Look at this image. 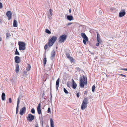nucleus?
<instances>
[{
  "label": "nucleus",
  "mask_w": 127,
  "mask_h": 127,
  "mask_svg": "<svg viewBox=\"0 0 127 127\" xmlns=\"http://www.w3.org/2000/svg\"><path fill=\"white\" fill-rule=\"evenodd\" d=\"M85 84L86 85L87 84V77L84 75L81 77L80 80V86L81 87L83 88Z\"/></svg>",
  "instance_id": "nucleus-1"
},
{
  "label": "nucleus",
  "mask_w": 127,
  "mask_h": 127,
  "mask_svg": "<svg viewBox=\"0 0 127 127\" xmlns=\"http://www.w3.org/2000/svg\"><path fill=\"white\" fill-rule=\"evenodd\" d=\"M57 39V37L56 36H52L50 38L48 43L49 46L50 47L52 46L56 42Z\"/></svg>",
  "instance_id": "nucleus-2"
},
{
  "label": "nucleus",
  "mask_w": 127,
  "mask_h": 127,
  "mask_svg": "<svg viewBox=\"0 0 127 127\" xmlns=\"http://www.w3.org/2000/svg\"><path fill=\"white\" fill-rule=\"evenodd\" d=\"M88 103V99L85 98L83 100L81 108L82 110H84L87 107Z\"/></svg>",
  "instance_id": "nucleus-3"
},
{
  "label": "nucleus",
  "mask_w": 127,
  "mask_h": 127,
  "mask_svg": "<svg viewBox=\"0 0 127 127\" xmlns=\"http://www.w3.org/2000/svg\"><path fill=\"white\" fill-rule=\"evenodd\" d=\"M19 49L20 50H24L25 49L26 43L20 41L18 42Z\"/></svg>",
  "instance_id": "nucleus-4"
},
{
  "label": "nucleus",
  "mask_w": 127,
  "mask_h": 127,
  "mask_svg": "<svg viewBox=\"0 0 127 127\" xmlns=\"http://www.w3.org/2000/svg\"><path fill=\"white\" fill-rule=\"evenodd\" d=\"M67 36L65 34L62 35L59 38V40L60 43H62L64 42L66 39Z\"/></svg>",
  "instance_id": "nucleus-5"
},
{
  "label": "nucleus",
  "mask_w": 127,
  "mask_h": 127,
  "mask_svg": "<svg viewBox=\"0 0 127 127\" xmlns=\"http://www.w3.org/2000/svg\"><path fill=\"white\" fill-rule=\"evenodd\" d=\"M35 116L31 114H29L27 117V120L28 121L31 122L34 119Z\"/></svg>",
  "instance_id": "nucleus-6"
},
{
  "label": "nucleus",
  "mask_w": 127,
  "mask_h": 127,
  "mask_svg": "<svg viewBox=\"0 0 127 127\" xmlns=\"http://www.w3.org/2000/svg\"><path fill=\"white\" fill-rule=\"evenodd\" d=\"M26 111V107H24L20 110L19 114L21 115H23L24 113H25Z\"/></svg>",
  "instance_id": "nucleus-7"
},
{
  "label": "nucleus",
  "mask_w": 127,
  "mask_h": 127,
  "mask_svg": "<svg viewBox=\"0 0 127 127\" xmlns=\"http://www.w3.org/2000/svg\"><path fill=\"white\" fill-rule=\"evenodd\" d=\"M12 15V13L11 11H8L7 12L6 15L8 17V20H9L11 19Z\"/></svg>",
  "instance_id": "nucleus-8"
},
{
  "label": "nucleus",
  "mask_w": 127,
  "mask_h": 127,
  "mask_svg": "<svg viewBox=\"0 0 127 127\" xmlns=\"http://www.w3.org/2000/svg\"><path fill=\"white\" fill-rule=\"evenodd\" d=\"M125 14V9L121 10V12L119 13V16L120 17L124 16Z\"/></svg>",
  "instance_id": "nucleus-9"
},
{
  "label": "nucleus",
  "mask_w": 127,
  "mask_h": 127,
  "mask_svg": "<svg viewBox=\"0 0 127 127\" xmlns=\"http://www.w3.org/2000/svg\"><path fill=\"white\" fill-rule=\"evenodd\" d=\"M15 61L16 63L17 64L19 63L21 61L20 57L18 56H16L14 58Z\"/></svg>",
  "instance_id": "nucleus-10"
},
{
  "label": "nucleus",
  "mask_w": 127,
  "mask_h": 127,
  "mask_svg": "<svg viewBox=\"0 0 127 127\" xmlns=\"http://www.w3.org/2000/svg\"><path fill=\"white\" fill-rule=\"evenodd\" d=\"M72 87L74 89H75L77 87V84L73 79H72Z\"/></svg>",
  "instance_id": "nucleus-11"
},
{
  "label": "nucleus",
  "mask_w": 127,
  "mask_h": 127,
  "mask_svg": "<svg viewBox=\"0 0 127 127\" xmlns=\"http://www.w3.org/2000/svg\"><path fill=\"white\" fill-rule=\"evenodd\" d=\"M41 104L40 103H39L38 105V106L37 108V110L38 114H40L41 113Z\"/></svg>",
  "instance_id": "nucleus-12"
},
{
  "label": "nucleus",
  "mask_w": 127,
  "mask_h": 127,
  "mask_svg": "<svg viewBox=\"0 0 127 127\" xmlns=\"http://www.w3.org/2000/svg\"><path fill=\"white\" fill-rule=\"evenodd\" d=\"M96 33L97 41L99 42H102V40L100 39L99 34L97 32H96Z\"/></svg>",
  "instance_id": "nucleus-13"
},
{
  "label": "nucleus",
  "mask_w": 127,
  "mask_h": 127,
  "mask_svg": "<svg viewBox=\"0 0 127 127\" xmlns=\"http://www.w3.org/2000/svg\"><path fill=\"white\" fill-rule=\"evenodd\" d=\"M60 83V78H59L57 80L56 83V88L57 90L58 89Z\"/></svg>",
  "instance_id": "nucleus-14"
},
{
  "label": "nucleus",
  "mask_w": 127,
  "mask_h": 127,
  "mask_svg": "<svg viewBox=\"0 0 127 127\" xmlns=\"http://www.w3.org/2000/svg\"><path fill=\"white\" fill-rule=\"evenodd\" d=\"M55 51H52L51 53L50 58L52 60L53 59L54 57L55 56Z\"/></svg>",
  "instance_id": "nucleus-15"
},
{
  "label": "nucleus",
  "mask_w": 127,
  "mask_h": 127,
  "mask_svg": "<svg viewBox=\"0 0 127 127\" xmlns=\"http://www.w3.org/2000/svg\"><path fill=\"white\" fill-rule=\"evenodd\" d=\"M19 65L17 64L16 65L15 71L17 73L19 72Z\"/></svg>",
  "instance_id": "nucleus-16"
},
{
  "label": "nucleus",
  "mask_w": 127,
  "mask_h": 127,
  "mask_svg": "<svg viewBox=\"0 0 127 127\" xmlns=\"http://www.w3.org/2000/svg\"><path fill=\"white\" fill-rule=\"evenodd\" d=\"M13 26L14 27H16L18 26L17 22V21L15 19L14 20Z\"/></svg>",
  "instance_id": "nucleus-17"
},
{
  "label": "nucleus",
  "mask_w": 127,
  "mask_h": 127,
  "mask_svg": "<svg viewBox=\"0 0 127 127\" xmlns=\"http://www.w3.org/2000/svg\"><path fill=\"white\" fill-rule=\"evenodd\" d=\"M50 122L51 127H54V122L52 118L50 119Z\"/></svg>",
  "instance_id": "nucleus-18"
},
{
  "label": "nucleus",
  "mask_w": 127,
  "mask_h": 127,
  "mask_svg": "<svg viewBox=\"0 0 127 127\" xmlns=\"http://www.w3.org/2000/svg\"><path fill=\"white\" fill-rule=\"evenodd\" d=\"M5 95L4 93H3L2 94L1 98L2 100H4L5 99Z\"/></svg>",
  "instance_id": "nucleus-19"
},
{
  "label": "nucleus",
  "mask_w": 127,
  "mask_h": 127,
  "mask_svg": "<svg viewBox=\"0 0 127 127\" xmlns=\"http://www.w3.org/2000/svg\"><path fill=\"white\" fill-rule=\"evenodd\" d=\"M67 19L69 21H71L73 20V17L72 16L68 15L67 16Z\"/></svg>",
  "instance_id": "nucleus-20"
},
{
  "label": "nucleus",
  "mask_w": 127,
  "mask_h": 127,
  "mask_svg": "<svg viewBox=\"0 0 127 127\" xmlns=\"http://www.w3.org/2000/svg\"><path fill=\"white\" fill-rule=\"evenodd\" d=\"M31 66L30 65L28 64V66L26 68L27 70L28 71H29L30 70Z\"/></svg>",
  "instance_id": "nucleus-21"
},
{
  "label": "nucleus",
  "mask_w": 127,
  "mask_h": 127,
  "mask_svg": "<svg viewBox=\"0 0 127 127\" xmlns=\"http://www.w3.org/2000/svg\"><path fill=\"white\" fill-rule=\"evenodd\" d=\"M46 61L47 60L46 58H44L43 59V63L44 66H45V65L46 64Z\"/></svg>",
  "instance_id": "nucleus-22"
},
{
  "label": "nucleus",
  "mask_w": 127,
  "mask_h": 127,
  "mask_svg": "<svg viewBox=\"0 0 127 127\" xmlns=\"http://www.w3.org/2000/svg\"><path fill=\"white\" fill-rule=\"evenodd\" d=\"M66 56L67 58L69 59L70 57H71L70 56V54L69 53H67L66 54Z\"/></svg>",
  "instance_id": "nucleus-23"
},
{
  "label": "nucleus",
  "mask_w": 127,
  "mask_h": 127,
  "mask_svg": "<svg viewBox=\"0 0 127 127\" xmlns=\"http://www.w3.org/2000/svg\"><path fill=\"white\" fill-rule=\"evenodd\" d=\"M48 45L47 44H46L45 46L44 47V48L45 50V51H46V50L48 48Z\"/></svg>",
  "instance_id": "nucleus-24"
},
{
  "label": "nucleus",
  "mask_w": 127,
  "mask_h": 127,
  "mask_svg": "<svg viewBox=\"0 0 127 127\" xmlns=\"http://www.w3.org/2000/svg\"><path fill=\"white\" fill-rule=\"evenodd\" d=\"M6 38H8V37L11 36V34L9 32L7 33L6 34Z\"/></svg>",
  "instance_id": "nucleus-25"
},
{
  "label": "nucleus",
  "mask_w": 127,
  "mask_h": 127,
  "mask_svg": "<svg viewBox=\"0 0 127 127\" xmlns=\"http://www.w3.org/2000/svg\"><path fill=\"white\" fill-rule=\"evenodd\" d=\"M45 32L48 34H51V32L48 29H46L45 30Z\"/></svg>",
  "instance_id": "nucleus-26"
},
{
  "label": "nucleus",
  "mask_w": 127,
  "mask_h": 127,
  "mask_svg": "<svg viewBox=\"0 0 127 127\" xmlns=\"http://www.w3.org/2000/svg\"><path fill=\"white\" fill-rule=\"evenodd\" d=\"M81 35L82 37L83 38L84 37L86 36V35L84 33H82Z\"/></svg>",
  "instance_id": "nucleus-27"
},
{
  "label": "nucleus",
  "mask_w": 127,
  "mask_h": 127,
  "mask_svg": "<svg viewBox=\"0 0 127 127\" xmlns=\"http://www.w3.org/2000/svg\"><path fill=\"white\" fill-rule=\"evenodd\" d=\"M95 88V86L94 85L92 86V91L93 92H94V91Z\"/></svg>",
  "instance_id": "nucleus-28"
},
{
  "label": "nucleus",
  "mask_w": 127,
  "mask_h": 127,
  "mask_svg": "<svg viewBox=\"0 0 127 127\" xmlns=\"http://www.w3.org/2000/svg\"><path fill=\"white\" fill-rule=\"evenodd\" d=\"M64 91L65 93L68 94V91L66 90L65 88H64Z\"/></svg>",
  "instance_id": "nucleus-29"
},
{
  "label": "nucleus",
  "mask_w": 127,
  "mask_h": 127,
  "mask_svg": "<svg viewBox=\"0 0 127 127\" xmlns=\"http://www.w3.org/2000/svg\"><path fill=\"white\" fill-rule=\"evenodd\" d=\"M15 54L16 55H19V52L17 51V49H16V50Z\"/></svg>",
  "instance_id": "nucleus-30"
},
{
  "label": "nucleus",
  "mask_w": 127,
  "mask_h": 127,
  "mask_svg": "<svg viewBox=\"0 0 127 127\" xmlns=\"http://www.w3.org/2000/svg\"><path fill=\"white\" fill-rule=\"evenodd\" d=\"M31 112L32 113L34 114L35 113V111L34 108H32L31 110Z\"/></svg>",
  "instance_id": "nucleus-31"
},
{
  "label": "nucleus",
  "mask_w": 127,
  "mask_h": 127,
  "mask_svg": "<svg viewBox=\"0 0 127 127\" xmlns=\"http://www.w3.org/2000/svg\"><path fill=\"white\" fill-rule=\"evenodd\" d=\"M86 41H88V37L87 36H86L85 37H84L83 38Z\"/></svg>",
  "instance_id": "nucleus-32"
},
{
  "label": "nucleus",
  "mask_w": 127,
  "mask_h": 127,
  "mask_svg": "<svg viewBox=\"0 0 127 127\" xmlns=\"http://www.w3.org/2000/svg\"><path fill=\"white\" fill-rule=\"evenodd\" d=\"M69 59L71 62H74V59L71 57Z\"/></svg>",
  "instance_id": "nucleus-33"
},
{
  "label": "nucleus",
  "mask_w": 127,
  "mask_h": 127,
  "mask_svg": "<svg viewBox=\"0 0 127 127\" xmlns=\"http://www.w3.org/2000/svg\"><path fill=\"white\" fill-rule=\"evenodd\" d=\"M3 6L2 5L1 3L0 2V9L2 8Z\"/></svg>",
  "instance_id": "nucleus-34"
},
{
  "label": "nucleus",
  "mask_w": 127,
  "mask_h": 127,
  "mask_svg": "<svg viewBox=\"0 0 127 127\" xmlns=\"http://www.w3.org/2000/svg\"><path fill=\"white\" fill-rule=\"evenodd\" d=\"M52 10L51 9H50L49 10V12H50V15L51 16H52Z\"/></svg>",
  "instance_id": "nucleus-35"
},
{
  "label": "nucleus",
  "mask_w": 127,
  "mask_h": 127,
  "mask_svg": "<svg viewBox=\"0 0 127 127\" xmlns=\"http://www.w3.org/2000/svg\"><path fill=\"white\" fill-rule=\"evenodd\" d=\"M50 108L49 107L48 108L47 112L48 113H50Z\"/></svg>",
  "instance_id": "nucleus-36"
},
{
  "label": "nucleus",
  "mask_w": 127,
  "mask_h": 127,
  "mask_svg": "<svg viewBox=\"0 0 127 127\" xmlns=\"http://www.w3.org/2000/svg\"><path fill=\"white\" fill-rule=\"evenodd\" d=\"M9 102L10 103H11L12 102L11 99V98H9Z\"/></svg>",
  "instance_id": "nucleus-37"
},
{
  "label": "nucleus",
  "mask_w": 127,
  "mask_h": 127,
  "mask_svg": "<svg viewBox=\"0 0 127 127\" xmlns=\"http://www.w3.org/2000/svg\"><path fill=\"white\" fill-rule=\"evenodd\" d=\"M121 70H123L125 71H127V68H121Z\"/></svg>",
  "instance_id": "nucleus-38"
},
{
  "label": "nucleus",
  "mask_w": 127,
  "mask_h": 127,
  "mask_svg": "<svg viewBox=\"0 0 127 127\" xmlns=\"http://www.w3.org/2000/svg\"><path fill=\"white\" fill-rule=\"evenodd\" d=\"M88 93V91H85L84 94V95H87Z\"/></svg>",
  "instance_id": "nucleus-39"
},
{
  "label": "nucleus",
  "mask_w": 127,
  "mask_h": 127,
  "mask_svg": "<svg viewBox=\"0 0 127 127\" xmlns=\"http://www.w3.org/2000/svg\"><path fill=\"white\" fill-rule=\"evenodd\" d=\"M72 24V23H68L67 25V26H68Z\"/></svg>",
  "instance_id": "nucleus-40"
},
{
  "label": "nucleus",
  "mask_w": 127,
  "mask_h": 127,
  "mask_svg": "<svg viewBox=\"0 0 127 127\" xmlns=\"http://www.w3.org/2000/svg\"><path fill=\"white\" fill-rule=\"evenodd\" d=\"M83 42L84 44L85 45L86 44V41L84 39L83 40Z\"/></svg>",
  "instance_id": "nucleus-41"
},
{
  "label": "nucleus",
  "mask_w": 127,
  "mask_h": 127,
  "mask_svg": "<svg viewBox=\"0 0 127 127\" xmlns=\"http://www.w3.org/2000/svg\"><path fill=\"white\" fill-rule=\"evenodd\" d=\"M101 42H98V43H97L96 44V46H98L99 45V44Z\"/></svg>",
  "instance_id": "nucleus-42"
},
{
  "label": "nucleus",
  "mask_w": 127,
  "mask_h": 127,
  "mask_svg": "<svg viewBox=\"0 0 127 127\" xmlns=\"http://www.w3.org/2000/svg\"><path fill=\"white\" fill-rule=\"evenodd\" d=\"M120 75L121 76H123V77H126V76L125 75H124L123 74H120Z\"/></svg>",
  "instance_id": "nucleus-43"
},
{
  "label": "nucleus",
  "mask_w": 127,
  "mask_h": 127,
  "mask_svg": "<svg viewBox=\"0 0 127 127\" xmlns=\"http://www.w3.org/2000/svg\"><path fill=\"white\" fill-rule=\"evenodd\" d=\"M77 96L79 97V93H77L76 94Z\"/></svg>",
  "instance_id": "nucleus-44"
},
{
  "label": "nucleus",
  "mask_w": 127,
  "mask_h": 127,
  "mask_svg": "<svg viewBox=\"0 0 127 127\" xmlns=\"http://www.w3.org/2000/svg\"><path fill=\"white\" fill-rule=\"evenodd\" d=\"M67 86L68 87H69V88L70 87V86H69V84L68 83H67Z\"/></svg>",
  "instance_id": "nucleus-45"
},
{
  "label": "nucleus",
  "mask_w": 127,
  "mask_h": 127,
  "mask_svg": "<svg viewBox=\"0 0 127 127\" xmlns=\"http://www.w3.org/2000/svg\"><path fill=\"white\" fill-rule=\"evenodd\" d=\"M17 102H20V100L19 98H18V100H17Z\"/></svg>",
  "instance_id": "nucleus-46"
},
{
  "label": "nucleus",
  "mask_w": 127,
  "mask_h": 127,
  "mask_svg": "<svg viewBox=\"0 0 127 127\" xmlns=\"http://www.w3.org/2000/svg\"><path fill=\"white\" fill-rule=\"evenodd\" d=\"M18 107H19V106L17 105L16 108V110H18Z\"/></svg>",
  "instance_id": "nucleus-47"
},
{
  "label": "nucleus",
  "mask_w": 127,
  "mask_h": 127,
  "mask_svg": "<svg viewBox=\"0 0 127 127\" xmlns=\"http://www.w3.org/2000/svg\"><path fill=\"white\" fill-rule=\"evenodd\" d=\"M18 110H16V114H17L18 113Z\"/></svg>",
  "instance_id": "nucleus-48"
},
{
  "label": "nucleus",
  "mask_w": 127,
  "mask_h": 127,
  "mask_svg": "<svg viewBox=\"0 0 127 127\" xmlns=\"http://www.w3.org/2000/svg\"><path fill=\"white\" fill-rule=\"evenodd\" d=\"M19 102H17V105H18V106H19Z\"/></svg>",
  "instance_id": "nucleus-49"
},
{
  "label": "nucleus",
  "mask_w": 127,
  "mask_h": 127,
  "mask_svg": "<svg viewBox=\"0 0 127 127\" xmlns=\"http://www.w3.org/2000/svg\"><path fill=\"white\" fill-rule=\"evenodd\" d=\"M69 12L70 13H71V10L70 9L69 10Z\"/></svg>",
  "instance_id": "nucleus-50"
},
{
  "label": "nucleus",
  "mask_w": 127,
  "mask_h": 127,
  "mask_svg": "<svg viewBox=\"0 0 127 127\" xmlns=\"http://www.w3.org/2000/svg\"><path fill=\"white\" fill-rule=\"evenodd\" d=\"M46 127H49L48 126H46Z\"/></svg>",
  "instance_id": "nucleus-51"
},
{
  "label": "nucleus",
  "mask_w": 127,
  "mask_h": 127,
  "mask_svg": "<svg viewBox=\"0 0 127 127\" xmlns=\"http://www.w3.org/2000/svg\"><path fill=\"white\" fill-rule=\"evenodd\" d=\"M1 38L0 37V41H1Z\"/></svg>",
  "instance_id": "nucleus-52"
},
{
  "label": "nucleus",
  "mask_w": 127,
  "mask_h": 127,
  "mask_svg": "<svg viewBox=\"0 0 127 127\" xmlns=\"http://www.w3.org/2000/svg\"><path fill=\"white\" fill-rule=\"evenodd\" d=\"M35 127H38V126H35Z\"/></svg>",
  "instance_id": "nucleus-53"
},
{
  "label": "nucleus",
  "mask_w": 127,
  "mask_h": 127,
  "mask_svg": "<svg viewBox=\"0 0 127 127\" xmlns=\"http://www.w3.org/2000/svg\"><path fill=\"white\" fill-rule=\"evenodd\" d=\"M42 123H43V121H42Z\"/></svg>",
  "instance_id": "nucleus-54"
}]
</instances>
